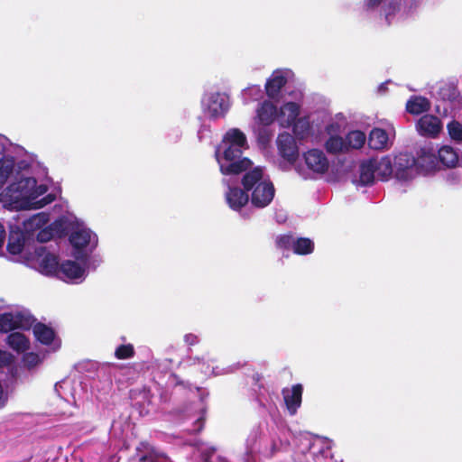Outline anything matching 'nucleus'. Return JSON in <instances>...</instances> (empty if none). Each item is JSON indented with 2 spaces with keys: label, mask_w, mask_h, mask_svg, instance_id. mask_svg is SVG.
<instances>
[{
  "label": "nucleus",
  "mask_w": 462,
  "mask_h": 462,
  "mask_svg": "<svg viewBox=\"0 0 462 462\" xmlns=\"http://www.w3.org/2000/svg\"><path fill=\"white\" fill-rule=\"evenodd\" d=\"M28 236L19 227H11L6 249L9 254L16 255L23 252L25 240L29 239Z\"/></svg>",
  "instance_id": "12"
},
{
  "label": "nucleus",
  "mask_w": 462,
  "mask_h": 462,
  "mask_svg": "<svg viewBox=\"0 0 462 462\" xmlns=\"http://www.w3.org/2000/svg\"><path fill=\"white\" fill-rule=\"evenodd\" d=\"M345 140L347 150L349 148L360 149L365 143L366 136L362 131L355 130L348 133Z\"/></svg>",
  "instance_id": "27"
},
{
  "label": "nucleus",
  "mask_w": 462,
  "mask_h": 462,
  "mask_svg": "<svg viewBox=\"0 0 462 462\" xmlns=\"http://www.w3.org/2000/svg\"><path fill=\"white\" fill-rule=\"evenodd\" d=\"M225 197L229 208L236 211H240L249 202L248 190L244 188L228 187Z\"/></svg>",
  "instance_id": "11"
},
{
  "label": "nucleus",
  "mask_w": 462,
  "mask_h": 462,
  "mask_svg": "<svg viewBox=\"0 0 462 462\" xmlns=\"http://www.w3.org/2000/svg\"><path fill=\"white\" fill-rule=\"evenodd\" d=\"M49 221V214L44 212L37 213L23 222V232L28 237H31L35 231H40Z\"/></svg>",
  "instance_id": "13"
},
{
  "label": "nucleus",
  "mask_w": 462,
  "mask_h": 462,
  "mask_svg": "<svg viewBox=\"0 0 462 462\" xmlns=\"http://www.w3.org/2000/svg\"><path fill=\"white\" fill-rule=\"evenodd\" d=\"M374 173L373 158L363 162L359 166V184L362 186L372 185L374 181Z\"/></svg>",
  "instance_id": "18"
},
{
  "label": "nucleus",
  "mask_w": 462,
  "mask_h": 462,
  "mask_svg": "<svg viewBox=\"0 0 462 462\" xmlns=\"http://www.w3.org/2000/svg\"><path fill=\"white\" fill-rule=\"evenodd\" d=\"M388 142V134L381 128H374L368 137V146L373 150L383 149Z\"/></svg>",
  "instance_id": "21"
},
{
  "label": "nucleus",
  "mask_w": 462,
  "mask_h": 462,
  "mask_svg": "<svg viewBox=\"0 0 462 462\" xmlns=\"http://www.w3.org/2000/svg\"><path fill=\"white\" fill-rule=\"evenodd\" d=\"M134 355L135 350L132 344L120 345L115 350V356L120 360L132 358Z\"/></svg>",
  "instance_id": "33"
},
{
  "label": "nucleus",
  "mask_w": 462,
  "mask_h": 462,
  "mask_svg": "<svg viewBox=\"0 0 462 462\" xmlns=\"http://www.w3.org/2000/svg\"><path fill=\"white\" fill-rule=\"evenodd\" d=\"M35 184L36 180L34 178H21L1 192L0 201L14 208H22L23 201L31 196V190Z\"/></svg>",
  "instance_id": "2"
},
{
  "label": "nucleus",
  "mask_w": 462,
  "mask_h": 462,
  "mask_svg": "<svg viewBox=\"0 0 462 462\" xmlns=\"http://www.w3.org/2000/svg\"><path fill=\"white\" fill-rule=\"evenodd\" d=\"M222 143L248 147L245 134L238 128L228 130L223 137Z\"/></svg>",
  "instance_id": "22"
},
{
  "label": "nucleus",
  "mask_w": 462,
  "mask_h": 462,
  "mask_svg": "<svg viewBox=\"0 0 462 462\" xmlns=\"http://www.w3.org/2000/svg\"><path fill=\"white\" fill-rule=\"evenodd\" d=\"M430 109V100L421 96H413L406 103V111L411 115H420Z\"/></svg>",
  "instance_id": "16"
},
{
  "label": "nucleus",
  "mask_w": 462,
  "mask_h": 462,
  "mask_svg": "<svg viewBox=\"0 0 462 462\" xmlns=\"http://www.w3.org/2000/svg\"><path fill=\"white\" fill-rule=\"evenodd\" d=\"M439 161L447 167H455L458 162V155L450 146H443L439 150Z\"/></svg>",
  "instance_id": "26"
},
{
  "label": "nucleus",
  "mask_w": 462,
  "mask_h": 462,
  "mask_svg": "<svg viewBox=\"0 0 462 462\" xmlns=\"http://www.w3.org/2000/svg\"><path fill=\"white\" fill-rule=\"evenodd\" d=\"M28 319L21 312H5L0 314V333H8L16 328H28Z\"/></svg>",
  "instance_id": "6"
},
{
  "label": "nucleus",
  "mask_w": 462,
  "mask_h": 462,
  "mask_svg": "<svg viewBox=\"0 0 462 462\" xmlns=\"http://www.w3.org/2000/svg\"><path fill=\"white\" fill-rule=\"evenodd\" d=\"M308 168L317 173H325L329 166L325 153L319 149H311L304 153Z\"/></svg>",
  "instance_id": "9"
},
{
  "label": "nucleus",
  "mask_w": 462,
  "mask_h": 462,
  "mask_svg": "<svg viewBox=\"0 0 462 462\" xmlns=\"http://www.w3.org/2000/svg\"><path fill=\"white\" fill-rule=\"evenodd\" d=\"M14 164L0 161V188L6 182L8 177L13 173Z\"/></svg>",
  "instance_id": "35"
},
{
  "label": "nucleus",
  "mask_w": 462,
  "mask_h": 462,
  "mask_svg": "<svg viewBox=\"0 0 462 462\" xmlns=\"http://www.w3.org/2000/svg\"><path fill=\"white\" fill-rule=\"evenodd\" d=\"M416 128L422 136L436 137L442 130V123L438 116L426 114L418 120Z\"/></svg>",
  "instance_id": "7"
},
{
  "label": "nucleus",
  "mask_w": 462,
  "mask_h": 462,
  "mask_svg": "<svg viewBox=\"0 0 462 462\" xmlns=\"http://www.w3.org/2000/svg\"><path fill=\"white\" fill-rule=\"evenodd\" d=\"M184 342L189 346H196L199 343V338L193 333H188L184 336Z\"/></svg>",
  "instance_id": "42"
},
{
  "label": "nucleus",
  "mask_w": 462,
  "mask_h": 462,
  "mask_svg": "<svg viewBox=\"0 0 462 462\" xmlns=\"http://www.w3.org/2000/svg\"><path fill=\"white\" fill-rule=\"evenodd\" d=\"M226 147L223 152V157L226 161L231 162L226 167L221 166L220 170L223 174H239L243 171H247L251 165L252 162L247 158H243V149L244 147L232 145V144H225Z\"/></svg>",
  "instance_id": "3"
},
{
  "label": "nucleus",
  "mask_w": 462,
  "mask_h": 462,
  "mask_svg": "<svg viewBox=\"0 0 462 462\" xmlns=\"http://www.w3.org/2000/svg\"><path fill=\"white\" fill-rule=\"evenodd\" d=\"M207 108L212 119L224 116L228 109L226 97L219 92L211 93L207 100Z\"/></svg>",
  "instance_id": "10"
},
{
  "label": "nucleus",
  "mask_w": 462,
  "mask_h": 462,
  "mask_svg": "<svg viewBox=\"0 0 462 462\" xmlns=\"http://www.w3.org/2000/svg\"><path fill=\"white\" fill-rule=\"evenodd\" d=\"M60 265L58 257L52 254H45L40 263L41 268L47 274L59 275Z\"/></svg>",
  "instance_id": "25"
},
{
  "label": "nucleus",
  "mask_w": 462,
  "mask_h": 462,
  "mask_svg": "<svg viewBox=\"0 0 462 462\" xmlns=\"http://www.w3.org/2000/svg\"><path fill=\"white\" fill-rule=\"evenodd\" d=\"M291 125H292L293 134L299 139H304L305 137H307L309 135L310 130V125L307 119L299 118L296 121H294Z\"/></svg>",
  "instance_id": "31"
},
{
  "label": "nucleus",
  "mask_w": 462,
  "mask_h": 462,
  "mask_svg": "<svg viewBox=\"0 0 462 462\" xmlns=\"http://www.w3.org/2000/svg\"><path fill=\"white\" fill-rule=\"evenodd\" d=\"M55 236L49 226H43L37 234L36 238L40 243L51 241Z\"/></svg>",
  "instance_id": "38"
},
{
  "label": "nucleus",
  "mask_w": 462,
  "mask_h": 462,
  "mask_svg": "<svg viewBox=\"0 0 462 462\" xmlns=\"http://www.w3.org/2000/svg\"><path fill=\"white\" fill-rule=\"evenodd\" d=\"M325 148L331 154L347 151L346 140L338 135L330 136L325 143Z\"/></svg>",
  "instance_id": "28"
},
{
  "label": "nucleus",
  "mask_w": 462,
  "mask_h": 462,
  "mask_svg": "<svg viewBox=\"0 0 462 462\" xmlns=\"http://www.w3.org/2000/svg\"><path fill=\"white\" fill-rule=\"evenodd\" d=\"M314 250V243L308 237L295 238L293 253L300 255L310 254Z\"/></svg>",
  "instance_id": "29"
},
{
  "label": "nucleus",
  "mask_w": 462,
  "mask_h": 462,
  "mask_svg": "<svg viewBox=\"0 0 462 462\" xmlns=\"http://www.w3.org/2000/svg\"><path fill=\"white\" fill-rule=\"evenodd\" d=\"M448 134L450 138L457 142H462V125L453 120L447 125Z\"/></svg>",
  "instance_id": "34"
},
{
  "label": "nucleus",
  "mask_w": 462,
  "mask_h": 462,
  "mask_svg": "<svg viewBox=\"0 0 462 462\" xmlns=\"http://www.w3.org/2000/svg\"><path fill=\"white\" fill-rule=\"evenodd\" d=\"M303 386L300 383L292 385L291 389L283 388L282 394L290 415H295L301 405Z\"/></svg>",
  "instance_id": "8"
},
{
  "label": "nucleus",
  "mask_w": 462,
  "mask_h": 462,
  "mask_svg": "<svg viewBox=\"0 0 462 462\" xmlns=\"http://www.w3.org/2000/svg\"><path fill=\"white\" fill-rule=\"evenodd\" d=\"M84 268L75 261H65L60 265L59 275L69 280L79 279L84 274Z\"/></svg>",
  "instance_id": "17"
},
{
  "label": "nucleus",
  "mask_w": 462,
  "mask_h": 462,
  "mask_svg": "<svg viewBox=\"0 0 462 462\" xmlns=\"http://www.w3.org/2000/svg\"><path fill=\"white\" fill-rule=\"evenodd\" d=\"M5 239V229L2 224H0V248L4 245Z\"/></svg>",
  "instance_id": "45"
},
{
  "label": "nucleus",
  "mask_w": 462,
  "mask_h": 462,
  "mask_svg": "<svg viewBox=\"0 0 462 462\" xmlns=\"http://www.w3.org/2000/svg\"><path fill=\"white\" fill-rule=\"evenodd\" d=\"M281 113L287 116V125H291L299 119L300 106L295 102H287L281 107Z\"/></svg>",
  "instance_id": "30"
},
{
  "label": "nucleus",
  "mask_w": 462,
  "mask_h": 462,
  "mask_svg": "<svg viewBox=\"0 0 462 462\" xmlns=\"http://www.w3.org/2000/svg\"><path fill=\"white\" fill-rule=\"evenodd\" d=\"M139 462H156V457L152 454L143 455L139 458Z\"/></svg>",
  "instance_id": "43"
},
{
  "label": "nucleus",
  "mask_w": 462,
  "mask_h": 462,
  "mask_svg": "<svg viewBox=\"0 0 462 462\" xmlns=\"http://www.w3.org/2000/svg\"><path fill=\"white\" fill-rule=\"evenodd\" d=\"M416 159L411 153L401 152L394 157V177L400 180H408L412 176V168Z\"/></svg>",
  "instance_id": "5"
},
{
  "label": "nucleus",
  "mask_w": 462,
  "mask_h": 462,
  "mask_svg": "<svg viewBox=\"0 0 462 462\" xmlns=\"http://www.w3.org/2000/svg\"><path fill=\"white\" fill-rule=\"evenodd\" d=\"M276 116L277 108L270 101L263 102L257 109V119L262 125L269 126L273 123Z\"/></svg>",
  "instance_id": "15"
},
{
  "label": "nucleus",
  "mask_w": 462,
  "mask_h": 462,
  "mask_svg": "<svg viewBox=\"0 0 462 462\" xmlns=\"http://www.w3.org/2000/svg\"><path fill=\"white\" fill-rule=\"evenodd\" d=\"M54 236L62 237L65 235L64 222L62 220H55L48 226Z\"/></svg>",
  "instance_id": "37"
},
{
  "label": "nucleus",
  "mask_w": 462,
  "mask_h": 462,
  "mask_svg": "<svg viewBox=\"0 0 462 462\" xmlns=\"http://www.w3.org/2000/svg\"><path fill=\"white\" fill-rule=\"evenodd\" d=\"M32 332L35 338L42 345L50 346L54 341L56 333L51 327L48 325L37 322L33 328Z\"/></svg>",
  "instance_id": "14"
},
{
  "label": "nucleus",
  "mask_w": 462,
  "mask_h": 462,
  "mask_svg": "<svg viewBox=\"0 0 462 462\" xmlns=\"http://www.w3.org/2000/svg\"><path fill=\"white\" fill-rule=\"evenodd\" d=\"M7 345L18 353H23L30 347V341L25 335L20 332H12L6 337Z\"/></svg>",
  "instance_id": "19"
},
{
  "label": "nucleus",
  "mask_w": 462,
  "mask_h": 462,
  "mask_svg": "<svg viewBox=\"0 0 462 462\" xmlns=\"http://www.w3.org/2000/svg\"><path fill=\"white\" fill-rule=\"evenodd\" d=\"M273 136V133L271 130L267 128V126H261L257 129V141L260 144L266 146Z\"/></svg>",
  "instance_id": "36"
},
{
  "label": "nucleus",
  "mask_w": 462,
  "mask_h": 462,
  "mask_svg": "<svg viewBox=\"0 0 462 462\" xmlns=\"http://www.w3.org/2000/svg\"><path fill=\"white\" fill-rule=\"evenodd\" d=\"M14 362V356L12 354L0 350V367H5L10 365Z\"/></svg>",
  "instance_id": "41"
},
{
  "label": "nucleus",
  "mask_w": 462,
  "mask_h": 462,
  "mask_svg": "<svg viewBox=\"0 0 462 462\" xmlns=\"http://www.w3.org/2000/svg\"><path fill=\"white\" fill-rule=\"evenodd\" d=\"M295 238L291 233L282 234L276 237V247L282 250H293Z\"/></svg>",
  "instance_id": "32"
},
{
  "label": "nucleus",
  "mask_w": 462,
  "mask_h": 462,
  "mask_svg": "<svg viewBox=\"0 0 462 462\" xmlns=\"http://www.w3.org/2000/svg\"><path fill=\"white\" fill-rule=\"evenodd\" d=\"M276 143L280 156L290 164H294L300 155L294 136L287 132L281 133L278 134Z\"/></svg>",
  "instance_id": "4"
},
{
  "label": "nucleus",
  "mask_w": 462,
  "mask_h": 462,
  "mask_svg": "<svg viewBox=\"0 0 462 462\" xmlns=\"http://www.w3.org/2000/svg\"><path fill=\"white\" fill-rule=\"evenodd\" d=\"M241 183L245 190L251 191L249 201L255 208H264L271 204L275 195L272 181L263 180L261 167H255L245 173Z\"/></svg>",
  "instance_id": "1"
},
{
  "label": "nucleus",
  "mask_w": 462,
  "mask_h": 462,
  "mask_svg": "<svg viewBox=\"0 0 462 462\" xmlns=\"http://www.w3.org/2000/svg\"><path fill=\"white\" fill-rule=\"evenodd\" d=\"M374 166L377 176L381 180H387L393 173H394L393 165H392L391 159L387 156L381 158L380 160L373 158Z\"/></svg>",
  "instance_id": "23"
},
{
  "label": "nucleus",
  "mask_w": 462,
  "mask_h": 462,
  "mask_svg": "<svg viewBox=\"0 0 462 462\" xmlns=\"http://www.w3.org/2000/svg\"><path fill=\"white\" fill-rule=\"evenodd\" d=\"M287 79L282 74L273 75L265 84L266 95L270 98L278 97L281 89L286 85Z\"/></svg>",
  "instance_id": "20"
},
{
  "label": "nucleus",
  "mask_w": 462,
  "mask_h": 462,
  "mask_svg": "<svg viewBox=\"0 0 462 462\" xmlns=\"http://www.w3.org/2000/svg\"><path fill=\"white\" fill-rule=\"evenodd\" d=\"M383 0H366V6L368 8H374L381 5Z\"/></svg>",
  "instance_id": "44"
},
{
  "label": "nucleus",
  "mask_w": 462,
  "mask_h": 462,
  "mask_svg": "<svg viewBox=\"0 0 462 462\" xmlns=\"http://www.w3.org/2000/svg\"><path fill=\"white\" fill-rule=\"evenodd\" d=\"M23 361L29 368H32L36 366L41 362V358L38 354L29 352L23 356Z\"/></svg>",
  "instance_id": "39"
},
{
  "label": "nucleus",
  "mask_w": 462,
  "mask_h": 462,
  "mask_svg": "<svg viewBox=\"0 0 462 462\" xmlns=\"http://www.w3.org/2000/svg\"><path fill=\"white\" fill-rule=\"evenodd\" d=\"M69 242L74 248L83 249L90 242V232L87 229L74 231L69 236Z\"/></svg>",
  "instance_id": "24"
},
{
  "label": "nucleus",
  "mask_w": 462,
  "mask_h": 462,
  "mask_svg": "<svg viewBox=\"0 0 462 462\" xmlns=\"http://www.w3.org/2000/svg\"><path fill=\"white\" fill-rule=\"evenodd\" d=\"M186 362L189 366L195 365H208V359L207 358V356L205 355H202L200 356H188L186 359Z\"/></svg>",
  "instance_id": "40"
},
{
  "label": "nucleus",
  "mask_w": 462,
  "mask_h": 462,
  "mask_svg": "<svg viewBox=\"0 0 462 462\" xmlns=\"http://www.w3.org/2000/svg\"><path fill=\"white\" fill-rule=\"evenodd\" d=\"M42 203H41L40 207H43L45 206L46 204H48L51 200H46V198L42 199Z\"/></svg>",
  "instance_id": "46"
}]
</instances>
